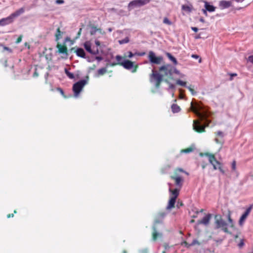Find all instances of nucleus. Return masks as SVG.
<instances>
[{"label":"nucleus","mask_w":253,"mask_h":253,"mask_svg":"<svg viewBox=\"0 0 253 253\" xmlns=\"http://www.w3.org/2000/svg\"><path fill=\"white\" fill-rule=\"evenodd\" d=\"M159 71L163 73V77L165 76L169 79H172L173 74H179V72L175 67L170 64L164 65L159 68Z\"/></svg>","instance_id":"20e7f679"},{"label":"nucleus","mask_w":253,"mask_h":253,"mask_svg":"<svg viewBox=\"0 0 253 253\" xmlns=\"http://www.w3.org/2000/svg\"><path fill=\"white\" fill-rule=\"evenodd\" d=\"M216 137H219L222 138L224 137V133L221 131H218L215 133Z\"/></svg>","instance_id":"f704fd0d"},{"label":"nucleus","mask_w":253,"mask_h":253,"mask_svg":"<svg viewBox=\"0 0 253 253\" xmlns=\"http://www.w3.org/2000/svg\"><path fill=\"white\" fill-rule=\"evenodd\" d=\"M129 42V39L128 38H126L121 41H119L120 43L123 44V43H127Z\"/></svg>","instance_id":"58836bf2"},{"label":"nucleus","mask_w":253,"mask_h":253,"mask_svg":"<svg viewBox=\"0 0 253 253\" xmlns=\"http://www.w3.org/2000/svg\"><path fill=\"white\" fill-rule=\"evenodd\" d=\"M106 72H107L106 68H102L101 69H99L97 71L98 75L99 76L103 75Z\"/></svg>","instance_id":"c756f323"},{"label":"nucleus","mask_w":253,"mask_h":253,"mask_svg":"<svg viewBox=\"0 0 253 253\" xmlns=\"http://www.w3.org/2000/svg\"><path fill=\"white\" fill-rule=\"evenodd\" d=\"M71 50L72 51H74L78 56L83 58H85V53L83 48L78 47L77 49H75L73 47L72 48Z\"/></svg>","instance_id":"ddd939ff"},{"label":"nucleus","mask_w":253,"mask_h":253,"mask_svg":"<svg viewBox=\"0 0 253 253\" xmlns=\"http://www.w3.org/2000/svg\"><path fill=\"white\" fill-rule=\"evenodd\" d=\"M211 218V214H208L204 217L201 220H199L198 221V224H204L205 225H207L209 224L210 219Z\"/></svg>","instance_id":"4468645a"},{"label":"nucleus","mask_w":253,"mask_h":253,"mask_svg":"<svg viewBox=\"0 0 253 253\" xmlns=\"http://www.w3.org/2000/svg\"><path fill=\"white\" fill-rule=\"evenodd\" d=\"M203 14L206 16H208V13H207V10L206 9H203L202 10Z\"/></svg>","instance_id":"864d4df0"},{"label":"nucleus","mask_w":253,"mask_h":253,"mask_svg":"<svg viewBox=\"0 0 253 253\" xmlns=\"http://www.w3.org/2000/svg\"><path fill=\"white\" fill-rule=\"evenodd\" d=\"M116 65H118V64L117 62H113V63H110V64H107L106 66L107 67H108V66L114 67Z\"/></svg>","instance_id":"79ce46f5"},{"label":"nucleus","mask_w":253,"mask_h":253,"mask_svg":"<svg viewBox=\"0 0 253 253\" xmlns=\"http://www.w3.org/2000/svg\"><path fill=\"white\" fill-rule=\"evenodd\" d=\"M25 11V9L24 7L20 8V9L17 10L14 12L11 13L10 14L11 16L12 17L13 20L17 17L18 16H20L21 14H23Z\"/></svg>","instance_id":"dca6fc26"},{"label":"nucleus","mask_w":253,"mask_h":253,"mask_svg":"<svg viewBox=\"0 0 253 253\" xmlns=\"http://www.w3.org/2000/svg\"><path fill=\"white\" fill-rule=\"evenodd\" d=\"M191 57L193 58H195V59H198L199 58V63H201L202 62V59L200 57V56L197 54H192L191 55Z\"/></svg>","instance_id":"ea45409f"},{"label":"nucleus","mask_w":253,"mask_h":253,"mask_svg":"<svg viewBox=\"0 0 253 253\" xmlns=\"http://www.w3.org/2000/svg\"><path fill=\"white\" fill-rule=\"evenodd\" d=\"M207 164L206 163H205V162H203L202 165H201V166H202V168L203 169H204L206 168V167H207Z\"/></svg>","instance_id":"5fc2aeb1"},{"label":"nucleus","mask_w":253,"mask_h":253,"mask_svg":"<svg viewBox=\"0 0 253 253\" xmlns=\"http://www.w3.org/2000/svg\"><path fill=\"white\" fill-rule=\"evenodd\" d=\"M202 107L199 104L196 106L194 105L193 102L191 103L190 110L194 113L200 119L201 121H204L206 125H201L198 121L194 120L193 121V129L198 133H202L205 131V127L208 126L211 121L208 120L210 116L209 112L206 111H202Z\"/></svg>","instance_id":"f257e3e1"},{"label":"nucleus","mask_w":253,"mask_h":253,"mask_svg":"<svg viewBox=\"0 0 253 253\" xmlns=\"http://www.w3.org/2000/svg\"><path fill=\"white\" fill-rule=\"evenodd\" d=\"M63 33V32H61L60 28L58 27L55 34L56 41H58L61 38Z\"/></svg>","instance_id":"5701e85b"},{"label":"nucleus","mask_w":253,"mask_h":253,"mask_svg":"<svg viewBox=\"0 0 253 253\" xmlns=\"http://www.w3.org/2000/svg\"><path fill=\"white\" fill-rule=\"evenodd\" d=\"M87 81L85 80H82L74 84L73 86V90L75 96H78L84 85L87 84Z\"/></svg>","instance_id":"0eeeda50"},{"label":"nucleus","mask_w":253,"mask_h":253,"mask_svg":"<svg viewBox=\"0 0 253 253\" xmlns=\"http://www.w3.org/2000/svg\"><path fill=\"white\" fill-rule=\"evenodd\" d=\"M163 222V220L161 219L160 218H159V216L158 215L156 216L155 219V223L158 224V223H161Z\"/></svg>","instance_id":"4c0bfd02"},{"label":"nucleus","mask_w":253,"mask_h":253,"mask_svg":"<svg viewBox=\"0 0 253 253\" xmlns=\"http://www.w3.org/2000/svg\"><path fill=\"white\" fill-rule=\"evenodd\" d=\"M84 46L85 50L91 54L96 55L99 53V50L98 49L95 50H93L91 49V43L90 41H86L84 43Z\"/></svg>","instance_id":"f8f14e48"},{"label":"nucleus","mask_w":253,"mask_h":253,"mask_svg":"<svg viewBox=\"0 0 253 253\" xmlns=\"http://www.w3.org/2000/svg\"><path fill=\"white\" fill-rule=\"evenodd\" d=\"M253 208V205H251L249 208H248L247 209L245 212L240 217L239 221V224L240 225L242 226L244 224V223L245 221L248 216L249 215L250 213L251 212Z\"/></svg>","instance_id":"9b49d317"},{"label":"nucleus","mask_w":253,"mask_h":253,"mask_svg":"<svg viewBox=\"0 0 253 253\" xmlns=\"http://www.w3.org/2000/svg\"><path fill=\"white\" fill-rule=\"evenodd\" d=\"M95 43L96 46H99L100 45V42L98 40H96L95 41Z\"/></svg>","instance_id":"bf43d9fd"},{"label":"nucleus","mask_w":253,"mask_h":253,"mask_svg":"<svg viewBox=\"0 0 253 253\" xmlns=\"http://www.w3.org/2000/svg\"><path fill=\"white\" fill-rule=\"evenodd\" d=\"M200 21L202 22V23H205V19H204L203 17H201L199 19Z\"/></svg>","instance_id":"680f3d73"},{"label":"nucleus","mask_w":253,"mask_h":253,"mask_svg":"<svg viewBox=\"0 0 253 253\" xmlns=\"http://www.w3.org/2000/svg\"><path fill=\"white\" fill-rule=\"evenodd\" d=\"M180 189L175 188L174 189H169V191L171 193V196L172 198L176 199L179 195Z\"/></svg>","instance_id":"aec40b11"},{"label":"nucleus","mask_w":253,"mask_h":253,"mask_svg":"<svg viewBox=\"0 0 253 253\" xmlns=\"http://www.w3.org/2000/svg\"><path fill=\"white\" fill-rule=\"evenodd\" d=\"M176 84H178V85H180L181 86H185V87H187L186 86V82H183L180 80H177L176 81Z\"/></svg>","instance_id":"473e14b6"},{"label":"nucleus","mask_w":253,"mask_h":253,"mask_svg":"<svg viewBox=\"0 0 253 253\" xmlns=\"http://www.w3.org/2000/svg\"><path fill=\"white\" fill-rule=\"evenodd\" d=\"M64 2L63 0H56V3L57 4H62Z\"/></svg>","instance_id":"6e6d98bb"},{"label":"nucleus","mask_w":253,"mask_h":253,"mask_svg":"<svg viewBox=\"0 0 253 253\" xmlns=\"http://www.w3.org/2000/svg\"><path fill=\"white\" fill-rule=\"evenodd\" d=\"M227 220H224L220 214L214 215V228L219 229L224 233H229V228L234 226L233 220L231 218V212L228 211L226 216Z\"/></svg>","instance_id":"f03ea898"},{"label":"nucleus","mask_w":253,"mask_h":253,"mask_svg":"<svg viewBox=\"0 0 253 253\" xmlns=\"http://www.w3.org/2000/svg\"><path fill=\"white\" fill-rule=\"evenodd\" d=\"M200 155L202 157L204 156L207 157L209 162L212 165L214 170L218 169L221 173H224V171L222 169V164L216 159L214 154L206 152L200 153Z\"/></svg>","instance_id":"7ed1b4c3"},{"label":"nucleus","mask_w":253,"mask_h":253,"mask_svg":"<svg viewBox=\"0 0 253 253\" xmlns=\"http://www.w3.org/2000/svg\"><path fill=\"white\" fill-rule=\"evenodd\" d=\"M248 61L253 64V55L248 57Z\"/></svg>","instance_id":"09e8293b"},{"label":"nucleus","mask_w":253,"mask_h":253,"mask_svg":"<svg viewBox=\"0 0 253 253\" xmlns=\"http://www.w3.org/2000/svg\"><path fill=\"white\" fill-rule=\"evenodd\" d=\"M121 66L127 70H132V73H135L138 67L137 65H134L133 62L128 60H124V63H121Z\"/></svg>","instance_id":"1a4fd4ad"},{"label":"nucleus","mask_w":253,"mask_h":253,"mask_svg":"<svg viewBox=\"0 0 253 253\" xmlns=\"http://www.w3.org/2000/svg\"><path fill=\"white\" fill-rule=\"evenodd\" d=\"M179 172H185L182 169H177L174 172V175L170 176V178L175 181V184L180 189L182 186L183 179L179 174Z\"/></svg>","instance_id":"39448f33"},{"label":"nucleus","mask_w":253,"mask_h":253,"mask_svg":"<svg viewBox=\"0 0 253 253\" xmlns=\"http://www.w3.org/2000/svg\"><path fill=\"white\" fill-rule=\"evenodd\" d=\"M65 73L70 79H73L74 78V75L70 72L66 68L65 69Z\"/></svg>","instance_id":"7c9ffc66"},{"label":"nucleus","mask_w":253,"mask_h":253,"mask_svg":"<svg viewBox=\"0 0 253 253\" xmlns=\"http://www.w3.org/2000/svg\"><path fill=\"white\" fill-rule=\"evenodd\" d=\"M61 92H62V93H63V90H62V89H61Z\"/></svg>","instance_id":"774afa93"},{"label":"nucleus","mask_w":253,"mask_h":253,"mask_svg":"<svg viewBox=\"0 0 253 253\" xmlns=\"http://www.w3.org/2000/svg\"><path fill=\"white\" fill-rule=\"evenodd\" d=\"M191 29L194 31L195 32H197L198 31V29L197 28V27H191Z\"/></svg>","instance_id":"13d9d810"},{"label":"nucleus","mask_w":253,"mask_h":253,"mask_svg":"<svg viewBox=\"0 0 253 253\" xmlns=\"http://www.w3.org/2000/svg\"><path fill=\"white\" fill-rule=\"evenodd\" d=\"M134 54L131 52V51H129L128 52V55H127V57L128 58H131L133 56Z\"/></svg>","instance_id":"3c124183"},{"label":"nucleus","mask_w":253,"mask_h":253,"mask_svg":"<svg viewBox=\"0 0 253 253\" xmlns=\"http://www.w3.org/2000/svg\"><path fill=\"white\" fill-rule=\"evenodd\" d=\"M179 205H180V206H183V204H182V203L181 202L180 203H179V202H178V203H177V207L178 206V205H179Z\"/></svg>","instance_id":"e2e57ef3"},{"label":"nucleus","mask_w":253,"mask_h":253,"mask_svg":"<svg viewBox=\"0 0 253 253\" xmlns=\"http://www.w3.org/2000/svg\"><path fill=\"white\" fill-rule=\"evenodd\" d=\"M90 34L91 35H94L97 32H98L99 33L102 34V29L101 28H97L96 27H95L94 25H90Z\"/></svg>","instance_id":"a211bd4d"},{"label":"nucleus","mask_w":253,"mask_h":253,"mask_svg":"<svg viewBox=\"0 0 253 253\" xmlns=\"http://www.w3.org/2000/svg\"><path fill=\"white\" fill-rule=\"evenodd\" d=\"M165 82L169 84V88L172 89H174L175 88V86L174 84L170 83L167 80H165Z\"/></svg>","instance_id":"a19ab883"},{"label":"nucleus","mask_w":253,"mask_h":253,"mask_svg":"<svg viewBox=\"0 0 253 253\" xmlns=\"http://www.w3.org/2000/svg\"><path fill=\"white\" fill-rule=\"evenodd\" d=\"M163 81V76L157 71L152 70V73L150 75V81L155 83V87L159 88L161 83Z\"/></svg>","instance_id":"423d86ee"},{"label":"nucleus","mask_w":253,"mask_h":253,"mask_svg":"<svg viewBox=\"0 0 253 253\" xmlns=\"http://www.w3.org/2000/svg\"><path fill=\"white\" fill-rule=\"evenodd\" d=\"M148 58L150 62L155 64H160L163 60L162 56H156L155 54L151 51L149 52Z\"/></svg>","instance_id":"9d476101"},{"label":"nucleus","mask_w":253,"mask_h":253,"mask_svg":"<svg viewBox=\"0 0 253 253\" xmlns=\"http://www.w3.org/2000/svg\"><path fill=\"white\" fill-rule=\"evenodd\" d=\"M214 141L216 143H222V142L220 141L217 137L215 138Z\"/></svg>","instance_id":"603ef678"},{"label":"nucleus","mask_w":253,"mask_h":253,"mask_svg":"<svg viewBox=\"0 0 253 253\" xmlns=\"http://www.w3.org/2000/svg\"><path fill=\"white\" fill-rule=\"evenodd\" d=\"M196 242H197V241H195V240H194V241H193V243H192V245H194V244H195V243H196Z\"/></svg>","instance_id":"69168bd1"},{"label":"nucleus","mask_w":253,"mask_h":253,"mask_svg":"<svg viewBox=\"0 0 253 253\" xmlns=\"http://www.w3.org/2000/svg\"><path fill=\"white\" fill-rule=\"evenodd\" d=\"M244 245V240L243 239L241 240L240 242L238 244V246L239 248H242Z\"/></svg>","instance_id":"a18cd8bd"},{"label":"nucleus","mask_w":253,"mask_h":253,"mask_svg":"<svg viewBox=\"0 0 253 253\" xmlns=\"http://www.w3.org/2000/svg\"><path fill=\"white\" fill-rule=\"evenodd\" d=\"M22 36H20L16 40V43H18L22 41Z\"/></svg>","instance_id":"49530a36"},{"label":"nucleus","mask_w":253,"mask_h":253,"mask_svg":"<svg viewBox=\"0 0 253 253\" xmlns=\"http://www.w3.org/2000/svg\"><path fill=\"white\" fill-rule=\"evenodd\" d=\"M3 50H6L9 53H12V49H11L8 47H6V46H3Z\"/></svg>","instance_id":"37998d69"},{"label":"nucleus","mask_w":253,"mask_h":253,"mask_svg":"<svg viewBox=\"0 0 253 253\" xmlns=\"http://www.w3.org/2000/svg\"><path fill=\"white\" fill-rule=\"evenodd\" d=\"M163 23L168 25H172V22L167 17H165L163 20Z\"/></svg>","instance_id":"72a5a7b5"},{"label":"nucleus","mask_w":253,"mask_h":253,"mask_svg":"<svg viewBox=\"0 0 253 253\" xmlns=\"http://www.w3.org/2000/svg\"><path fill=\"white\" fill-rule=\"evenodd\" d=\"M182 10L188 12H191L192 11L193 6L192 5H182L181 6Z\"/></svg>","instance_id":"393cba45"},{"label":"nucleus","mask_w":253,"mask_h":253,"mask_svg":"<svg viewBox=\"0 0 253 253\" xmlns=\"http://www.w3.org/2000/svg\"><path fill=\"white\" fill-rule=\"evenodd\" d=\"M82 31V29L80 28L77 33V36L76 39L79 38L80 37V36L81 35Z\"/></svg>","instance_id":"8fccbe9b"},{"label":"nucleus","mask_w":253,"mask_h":253,"mask_svg":"<svg viewBox=\"0 0 253 253\" xmlns=\"http://www.w3.org/2000/svg\"><path fill=\"white\" fill-rule=\"evenodd\" d=\"M203 2L205 3V8L208 11L212 12L215 11V7L212 5L210 4L207 1H203Z\"/></svg>","instance_id":"f3484780"},{"label":"nucleus","mask_w":253,"mask_h":253,"mask_svg":"<svg viewBox=\"0 0 253 253\" xmlns=\"http://www.w3.org/2000/svg\"><path fill=\"white\" fill-rule=\"evenodd\" d=\"M176 199L172 198L170 197V199L169 200L168 205L167 207V209L170 210L173 208H174V205L175 204Z\"/></svg>","instance_id":"412c9836"},{"label":"nucleus","mask_w":253,"mask_h":253,"mask_svg":"<svg viewBox=\"0 0 253 253\" xmlns=\"http://www.w3.org/2000/svg\"><path fill=\"white\" fill-rule=\"evenodd\" d=\"M116 59L118 65L121 66V63H124L125 58L121 55H118L116 56Z\"/></svg>","instance_id":"bb28decb"},{"label":"nucleus","mask_w":253,"mask_h":253,"mask_svg":"<svg viewBox=\"0 0 253 253\" xmlns=\"http://www.w3.org/2000/svg\"><path fill=\"white\" fill-rule=\"evenodd\" d=\"M153 233H152L153 240H154V241H156L158 237L159 234L157 232V229H156V227H155V226H154L153 227Z\"/></svg>","instance_id":"cd10ccee"},{"label":"nucleus","mask_w":253,"mask_h":253,"mask_svg":"<svg viewBox=\"0 0 253 253\" xmlns=\"http://www.w3.org/2000/svg\"><path fill=\"white\" fill-rule=\"evenodd\" d=\"M187 87L188 88L189 90L191 92V94L192 95H195L196 94V92L194 90L193 87L194 86L192 85H190L188 86H187Z\"/></svg>","instance_id":"c9c22d12"},{"label":"nucleus","mask_w":253,"mask_h":253,"mask_svg":"<svg viewBox=\"0 0 253 253\" xmlns=\"http://www.w3.org/2000/svg\"><path fill=\"white\" fill-rule=\"evenodd\" d=\"M231 6V2L226 0H221L219 2V6L222 9L228 8Z\"/></svg>","instance_id":"6ab92c4d"},{"label":"nucleus","mask_w":253,"mask_h":253,"mask_svg":"<svg viewBox=\"0 0 253 253\" xmlns=\"http://www.w3.org/2000/svg\"><path fill=\"white\" fill-rule=\"evenodd\" d=\"M57 48L58 49V52L59 53H67V48L65 45H63L61 44L58 43L57 45Z\"/></svg>","instance_id":"4be33fe9"},{"label":"nucleus","mask_w":253,"mask_h":253,"mask_svg":"<svg viewBox=\"0 0 253 253\" xmlns=\"http://www.w3.org/2000/svg\"><path fill=\"white\" fill-rule=\"evenodd\" d=\"M171 111L173 113H177L180 111V107L176 104H173L171 106Z\"/></svg>","instance_id":"b1692460"},{"label":"nucleus","mask_w":253,"mask_h":253,"mask_svg":"<svg viewBox=\"0 0 253 253\" xmlns=\"http://www.w3.org/2000/svg\"><path fill=\"white\" fill-rule=\"evenodd\" d=\"M167 213L164 212V211H161V212H159L157 215H158L159 216V218H160L161 219L163 220L164 219V218H165V217L166 216Z\"/></svg>","instance_id":"2f4dec72"},{"label":"nucleus","mask_w":253,"mask_h":253,"mask_svg":"<svg viewBox=\"0 0 253 253\" xmlns=\"http://www.w3.org/2000/svg\"><path fill=\"white\" fill-rule=\"evenodd\" d=\"M194 151V148L193 147H189L188 148L183 149L180 150L181 153H190Z\"/></svg>","instance_id":"c85d7f7f"},{"label":"nucleus","mask_w":253,"mask_h":253,"mask_svg":"<svg viewBox=\"0 0 253 253\" xmlns=\"http://www.w3.org/2000/svg\"><path fill=\"white\" fill-rule=\"evenodd\" d=\"M203 209H201V211H200V212H203ZM196 214L195 215H193L191 216V217L192 218H196L197 217V214L199 213V211H197L196 212Z\"/></svg>","instance_id":"c03bdc74"},{"label":"nucleus","mask_w":253,"mask_h":253,"mask_svg":"<svg viewBox=\"0 0 253 253\" xmlns=\"http://www.w3.org/2000/svg\"><path fill=\"white\" fill-rule=\"evenodd\" d=\"M231 168L233 171H235L236 169V162L235 160H233L231 164Z\"/></svg>","instance_id":"e433bc0d"},{"label":"nucleus","mask_w":253,"mask_h":253,"mask_svg":"<svg viewBox=\"0 0 253 253\" xmlns=\"http://www.w3.org/2000/svg\"><path fill=\"white\" fill-rule=\"evenodd\" d=\"M166 55L168 57V58L170 60H171L175 65L177 64V60L170 53H169V52L166 53Z\"/></svg>","instance_id":"a878e982"},{"label":"nucleus","mask_w":253,"mask_h":253,"mask_svg":"<svg viewBox=\"0 0 253 253\" xmlns=\"http://www.w3.org/2000/svg\"><path fill=\"white\" fill-rule=\"evenodd\" d=\"M151 0H133L128 4V8L130 10L135 7H139L149 3Z\"/></svg>","instance_id":"6e6552de"},{"label":"nucleus","mask_w":253,"mask_h":253,"mask_svg":"<svg viewBox=\"0 0 253 253\" xmlns=\"http://www.w3.org/2000/svg\"><path fill=\"white\" fill-rule=\"evenodd\" d=\"M14 216L13 213H9L7 215V218L13 217Z\"/></svg>","instance_id":"052dcab7"},{"label":"nucleus","mask_w":253,"mask_h":253,"mask_svg":"<svg viewBox=\"0 0 253 253\" xmlns=\"http://www.w3.org/2000/svg\"><path fill=\"white\" fill-rule=\"evenodd\" d=\"M195 222L194 219H191L190 221V223H194Z\"/></svg>","instance_id":"0e129e2a"},{"label":"nucleus","mask_w":253,"mask_h":253,"mask_svg":"<svg viewBox=\"0 0 253 253\" xmlns=\"http://www.w3.org/2000/svg\"><path fill=\"white\" fill-rule=\"evenodd\" d=\"M14 213H17V211L16 210H14Z\"/></svg>","instance_id":"338daca9"},{"label":"nucleus","mask_w":253,"mask_h":253,"mask_svg":"<svg viewBox=\"0 0 253 253\" xmlns=\"http://www.w3.org/2000/svg\"><path fill=\"white\" fill-rule=\"evenodd\" d=\"M0 21L1 22L2 26H4L12 23L14 20L10 15L9 16L6 18H2L0 19Z\"/></svg>","instance_id":"2eb2a0df"},{"label":"nucleus","mask_w":253,"mask_h":253,"mask_svg":"<svg viewBox=\"0 0 253 253\" xmlns=\"http://www.w3.org/2000/svg\"><path fill=\"white\" fill-rule=\"evenodd\" d=\"M229 75L230 76V80L231 81L233 80V77H236L237 76V74L236 73H231Z\"/></svg>","instance_id":"de8ad7c7"},{"label":"nucleus","mask_w":253,"mask_h":253,"mask_svg":"<svg viewBox=\"0 0 253 253\" xmlns=\"http://www.w3.org/2000/svg\"><path fill=\"white\" fill-rule=\"evenodd\" d=\"M95 59L98 61H100L103 59V58L101 56H96Z\"/></svg>","instance_id":"4d7b16f0"}]
</instances>
